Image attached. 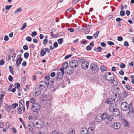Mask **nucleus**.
<instances>
[{
	"mask_svg": "<svg viewBox=\"0 0 134 134\" xmlns=\"http://www.w3.org/2000/svg\"><path fill=\"white\" fill-rule=\"evenodd\" d=\"M90 68L92 71H94L95 72H97L99 70V68L97 64L95 63H92L90 65Z\"/></svg>",
	"mask_w": 134,
	"mask_h": 134,
	"instance_id": "obj_4",
	"label": "nucleus"
},
{
	"mask_svg": "<svg viewBox=\"0 0 134 134\" xmlns=\"http://www.w3.org/2000/svg\"><path fill=\"white\" fill-rule=\"evenodd\" d=\"M39 85L41 89H43L44 91H46L49 84V83H46L45 81H42L39 83Z\"/></svg>",
	"mask_w": 134,
	"mask_h": 134,
	"instance_id": "obj_2",
	"label": "nucleus"
},
{
	"mask_svg": "<svg viewBox=\"0 0 134 134\" xmlns=\"http://www.w3.org/2000/svg\"><path fill=\"white\" fill-rule=\"evenodd\" d=\"M124 45L125 47H128L129 46V44L128 42L125 41L124 42Z\"/></svg>",
	"mask_w": 134,
	"mask_h": 134,
	"instance_id": "obj_45",
	"label": "nucleus"
},
{
	"mask_svg": "<svg viewBox=\"0 0 134 134\" xmlns=\"http://www.w3.org/2000/svg\"><path fill=\"white\" fill-rule=\"evenodd\" d=\"M120 15L121 16H123L125 15V12L123 10L121 11L120 13Z\"/></svg>",
	"mask_w": 134,
	"mask_h": 134,
	"instance_id": "obj_49",
	"label": "nucleus"
},
{
	"mask_svg": "<svg viewBox=\"0 0 134 134\" xmlns=\"http://www.w3.org/2000/svg\"><path fill=\"white\" fill-rule=\"evenodd\" d=\"M30 102L34 104V103H35L36 100L34 98H31L30 99Z\"/></svg>",
	"mask_w": 134,
	"mask_h": 134,
	"instance_id": "obj_29",
	"label": "nucleus"
},
{
	"mask_svg": "<svg viewBox=\"0 0 134 134\" xmlns=\"http://www.w3.org/2000/svg\"><path fill=\"white\" fill-rule=\"evenodd\" d=\"M37 34V33L36 31H34L31 34V35L32 37L36 36Z\"/></svg>",
	"mask_w": 134,
	"mask_h": 134,
	"instance_id": "obj_43",
	"label": "nucleus"
},
{
	"mask_svg": "<svg viewBox=\"0 0 134 134\" xmlns=\"http://www.w3.org/2000/svg\"><path fill=\"white\" fill-rule=\"evenodd\" d=\"M41 106L38 103H34L32 105L31 110L32 111L35 113L36 114H38V111L40 110Z\"/></svg>",
	"mask_w": 134,
	"mask_h": 134,
	"instance_id": "obj_1",
	"label": "nucleus"
},
{
	"mask_svg": "<svg viewBox=\"0 0 134 134\" xmlns=\"http://www.w3.org/2000/svg\"><path fill=\"white\" fill-rule=\"evenodd\" d=\"M12 5H7L5 6V8L7 10H9L10 8L11 7H12Z\"/></svg>",
	"mask_w": 134,
	"mask_h": 134,
	"instance_id": "obj_55",
	"label": "nucleus"
},
{
	"mask_svg": "<svg viewBox=\"0 0 134 134\" xmlns=\"http://www.w3.org/2000/svg\"><path fill=\"white\" fill-rule=\"evenodd\" d=\"M106 119L109 121H111L113 119V116L111 115H107Z\"/></svg>",
	"mask_w": 134,
	"mask_h": 134,
	"instance_id": "obj_24",
	"label": "nucleus"
},
{
	"mask_svg": "<svg viewBox=\"0 0 134 134\" xmlns=\"http://www.w3.org/2000/svg\"><path fill=\"white\" fill-rule=\"evenodd\" d=\"M8 80H9L10 81H12L13 80V78L12 77L11 75H10L8 77Z\"/></svg>",
	"mask_w": 134,
	"mask_h": 134,
	"instance_id": "obj_58",
	"label": "nucleus"
},
{
	"mask_svg": "<svg viewBox=\"0 0 134 134\" xmlns=\"http://www.w3.org/2000/svg\"><path fill=\"white\" fill-rule=\"evenodd\" d=\"M128 109L129 110V111L131 113H133L134 112L133 109V108L132 107H129V108Z\"/></svg>",
	"mask_w": 134,
	"mask_h": 134,
	"instance_id": "obj_39",
	"label": "nucleus"
},
{
	"mask_svg": "<svg viewBox=\"0 0 134 134\" xmlns=\"http://www.w3.org/2000/svg\"><path fill=\"white\" fill-rule=\"evenodd\" d=\"M63 75L62 74L61 72H58L55 77V80L57 81L61 80L63 78Z\"/></svg>",
	"mask_w": 134,
	"mask_h": 134,
	"instance_id": "obj_9",
	"label": "nucleus"
},
{
	"mask_svg": "<svg viewBox=\"0 0 134 134\" xmlns=\"http://www.w3.org/2000/svg\"><path fill=\"white\" fill-rule=\"evenodd\" d=\"M19 105L20 107H23L24 105V102L23 100H21L19 101Z\"/></svg>",
	"mask_w": 134,
	"mask_h": 134,
	"instance_id": "obj_19",
	"label": "nucleus"
},
{
	"mask_svg": "<svg viewBox=\"0 0 134 134\" xmlns=\"http://www.w3.org/2000/svg\"><path fill=\"white\" fill-rule=\"evenodd\" d=\"M73 68H71V67H69L68 68V71H69V72H67V73H68V74H72L73 72V69H72Z\"/></svg>",
	"mask_w": 134,
	"mask_h": 134,
	"instance_id": "obj_21",
	"label": "nucleus"
},
{
	"mask_svg": "<svg viewBox=\"0 0 134 134\" xmlns=\"http://www.w3.org/2000/svg\"><path fill=\"white\" fill-rule=\"evenodd\" d=\"M69 65L71 68H75L77 67L78 65V61L76 60H71L69 63Z\"/></svg>",
	"mask_w": 134,
	"mask_h": 134,
	"instance_id": "obj_5",
	"label": "nucleus"
},
{
	"mask_svg": "<svg viewBox=\"0 0 134 134\" xmlns=\"http://www.w3.org/2000/svg\"><path fill=\"white\" fill-rule=\"evenodd\" d=\"M121 125L118 122H115L112 126V127L115 130H118L120 128Z\"/></svg>",
	"mask_w": 134,
	"mask_h": 134,
	"instance_id": "obj_8",
	"label": "nucleus"
},
{
	"mask_svg": "<svg viewBox=\"0 0 134 134\" xmlns=\"http://www.w3.org/2000/svg\"><path fill=\"white\" fill-rule=\"evenodd\" d=\"M50 78V76L49 74H48V75H47L46 76L44 77V79L48 81Z\"/></svg>",
	"mask_w": 134,
	"mask_h": 134,
	"instance_id": "obj_42",
	"label": "nucleus"
},
{
	"mask_svg": "<svg viewBox=\"0 0 134 134\" xmlns=\"http://www.w3.org/2000/svg\"><path fill=\"white\" fill-rule=\"evenodd\" d=\"M107 73H106V74L104 75V78L106 80H107L108 81H111L113 80L115 81V80H114V75H113V76H112L111 77H110V79H108V76L106 74H107Z\"/></svg>",
	"mask_w": 134,
	"mask_h": 134,
	"instance_id": "obj_16",
	"label": "nucleus"
},
{
	"mask_svg": "<svg viewBox=\"0 0 134 134\" xmlns=\"http://www.w3.org/2000/svg\"><path fill=\"white\" fill-rule=\"evenodd\" d=\"M4 63V62L3 60L2 59L0 61V65H3Z\"/></svg>",
	"mask_w": 134,
	"mask_h": 134,
	"instance_id": "obj_56",
	"label": "nucleus"
},
{
	"mask_svg": "<svg viewBox=\"0 0 134 134\" xmlns=\"http://www.w3.org/2000/svg\"><path fill=\"white\" fill-rule=\"evenodd\" d=\"M43 121L41 120H39L37 121L36 123V127L37 128H39L42 127L43 126L42 125Z\"/></svg>",
	"mask_w": 134,
	"mask_h": 134,
	"instance_id": "obj_10",
	"label": "nucleus"
},
{
	"mask_svg": "<svg viewBox=\"0 0 134 134\" xmlns=\"http://www.w3.org/2000/svg\"><path fill=\"white\" fill-rule=\"evenodd\" d=\"M27 65V63L26 61H24L22 64V65L23 66H25Z\"/></svg>",
	"mask_w": 134,
	"mask_h": 134,
	"instance_id": "obj_53",
	"label": "nucleus"
},
{
	"mask_svg": "<svg viewBox=\"0 0 134 134\" xmlns=\"http://www.w3.org/2000/svg\"><path fill=\"white\" fill-rule=\"evenodd\" d=\"M9 38L7 35H5L4 37V41H7L9 40Z\"/></svg>",
	"mask_w": 134,
	"mask_h": 134,
	"instance_id": "obj_52",
	"label": "nucleus"
},
{
	"mask_svg": "<svg viewBox=\"0 0 134 134\" xmlns=\"http://www.w3.org/2000/svg\"><path fill=\"white\" fill-rule=\"evenodd\" d=\"M111 98H108L106 99L107 102L108 104H111L112 103Z\"/></svg>",
	"mask_w": 134,
	"mask_h": 134,
	"instance_id": "obj_28",
	"label": "nucleus"
},
{
	"mask_svg": "<svg viewBox=\"0 0 134 134\" xmlns=\"http://www.w3.org/2000/svg\"><path fill=\"white\" fill-rule=\"evenodd\" d=\"M81 134H87L88 129L86 127L82 128V129H81Z\"/></svg>",
	"mask_w": 134,
	"mask_h": 134,
	"instance_id": "obj_17",
	"label": "nucleus"
},
{
	"mask_svg": "<svg viewBox=\"0 0 134 134\" xmlns=\"http://www.w3.org/2000/svg\"><path fill=\"white\" fill-rule=\"evenodd\" d=\"M100 45L103 47H105L106 46V44L104 42L101 43L100 44Z\"/></svg>",
	"mask_w": 134,
	"mask_h": 134,
	"instance_id": "obj_63",
	"label": "nucleus"
},
{
	"mask_svg": "<svg viewBox=\"0 0 134 134\" xmlns=\"http://www.w3.org/2000/svg\"><path fill=\"white\" fill-rule=\"evenodd\" d=\"M99 31H97L96 33H94V34L93 35V36L94 37V38L95 39H97L98 36L99 34Z\"/></svg>",
	"mask_w": 134,
	"mask_h": 134,
	"instance_id": "obj_26",
	"label": "nucleus"
},
{
	"mask_svg": "<svg viewBox=\"0 0 134 134\" xmlns=\"http://www.w3.org/2000/svg\"><path fill=\"white\" fill-rule=\"evenodd\" d=\"M26 40L27 41L30 42L31 41L32 38L28 36L26 38Z\"/></svg>",
	"mask_w": 134,
	"mask_h": 134,
	"instance_id": "obj_44",
	"label": "nucleus"
},
{
	"mask_svg": "<svg viewBox=\"0 0 134 134\" xmlns=\"http://www.w3.org/2000/svg\"><path fill=\"white\" fill-rule=\"evenodd\" d=\"M125 87L127 89L129 90H130L132 88V87L129 85H126L125 86Z\"/></svg>",
	"mask_w": 134,
	"mask_h": 134,
	"instance_id": "obj_41",
	"label": "nucleus"
},
{
	"mask_svg": "<svg viewBox=\"0 0 134 134\" xmlns=\"http://www.w3.org/2000/svg\"><path fill=\"white\" fill-rule=\"evenodd\" d=\"M119 74L121 75H123L124 74V72L122 70H120L119 71Z\"/></svg>",
	"mask_w": 134,
	"mask_h": 134,
	"instance_id": "obj_64",
	"label": "nucleus"
},
{
	"mask_svg": "<svg viewBox=\"0 0 134 134\" xmlns=\"http://www.w3.org/2000/svg\"><path fill=\"white\" fill-rule=\"evenodd\" d=\"M71 56H72L71 55H70V54L68 55H67L65 56L64 58L65 59H67L68 58H70Z\"/></svg>",
	"mask_w": 134,
	"mask_h": 134,
	"instance_id": "obj_61",
	"label": "nucleus"
},
{
	"mask_svg": "<svg viewBox=\"0 0 134 134\" xmlns=\"http://www.w3.org/2000/svg\"><path fill=\"white\" fill-rule=\"evenodd\" d=\"M23 48L25 50H27L28 49V48L27 45H24L23 46Z\"/></svg>",
	"mask_w": 134,
	"mask_h": 134,
	"instance_id": "obj_48",
	"label": "nucleus"
},
{
	"mask_svg": "<svg viewBox=\"0 0 134 134\" xmlns=\"http://www.w3.org/2000/svg\"><path fill=\"white\" fill-rule=\"evenodd\" d=\"M5 95V93H2L1 94H0V99H3V98Z\"/></svg>",
	"mask_w": 134,
	"mask_h": 134,
	"instance_id": "obj_40",
	"label": "nucleus"
},
{
	"mask_svg": "<svg viewBox=\"0 0 134 134\" xmlns=\"http://www.w3.org/2000/svg\"><path fill=\"white\" fill-rule=\"evenodd\" d=\"M46 53L45 51H44V48H43L40 52V54L42 56H43Z\"/></svg>",
	"mask_w": 134,
	"mask_h": 134,
	"instance_id": "obj_23",
	"label": "nucleus"
},
{
	"mask_svg": "<svg viewBox=\"0 0 134 134\" xmlns=\"http://www.w3.org/2000/svg\"><path fill=\"white\" fill-rule=\"evenodd\" d=\"M68 30H69L70 32H73L74 31V29L73 28H69L68 29Z\"/></svg>",
	"mask_w": 134,
	"mask_h": 134,
	"instance_id": "obj_50",
	"label": "nucleus"
},
{
	"mask_svg": "<svg viewBox=\"0 0 134 134\" xmlns=\"http://www.w3.org/2000/svg\"><path fill=\"white\" fill-rule=\"evenodd\" d=\"M29 56V54L27 52L25 53L24 54V57L26 59Z\"/></svg>",
	"mask_w": 134,
	"mask_h": 134,
	"instance_id": "obj_38",
	"label": "nucleus"
},
{
	"mask_svg": "<svg viewBox=\"0 0 134 134\" xmlns=\"http://www.w3.org/2000/svg\"><path fill=\"white\" fill-rule=\"evenodd\" d=\"M27 24L26 23H25L23 24V25L22 27L21 28L20 30H23L25 29L26 27Z\"/></svg>",
	"mask_w": 134,
	"mask_h": 134,
	"instance_id": "obj_35",
	"label": "nucleus"
},
{
	"mask_svg": "<svg viewBox=\"0 0 134 134\" xmlns=\"http://www.w3.org/2000/svg\"><path fill=\"white\" fill-rule=\"evenodd\" d=\"M123 123L125 125V126H127L129 125L128 122L126 120H124Z\"/></svg>",
	"mask_w": 134,
	"mask_h": 134,
	"instance_id": "obj_37",
	"label": "nucleus"
},
{
	"mask_svg": "<svg viewBox=\"0 0 134 134\" xmlns=\"http://www.w3.org/2000/svg\"><path fill=\"white\" fill-rule=\"evenodd\" d=\"M50 76L51 77H54L55 76V73L54 72L51 73L50 74Z\"/></svg>",
	"mask_w": 134,
	"mask_h": 134,
	"instance_id": "obj_60",
	"label": "nucleus"
},
{
	"mask_svg": "<svg viewBox=\"0 0 134 134\" xmlns=\"http://www.w3.org/2000/svg\"><path fill=\"white\" fill-rule=\"evenodd\" d=\"M21 108L20 107H19L18 108V111H17V113L18 114H22L23 113L22 112V110L21 109Z\"/></svg>",
	"mask_w": 134,
	"mask_h": 134,
	"instance_id": "obj_30",
	"label": "nucleus"
},
{
	"mask_svg": "<svg viewBox=\"0 0 134 134\" xmlns=\"http://www.w3.org/2000/svg\"><path fill=\"white\" fill-rule=\"evenodd\" d=\"M48 41L47 39L46 38H45V39H44L43 41V44L44 45H46Z\"/></svg>",
	"mask_w": 134,
	"mask_h": 134,
	"instance_id": "obj_33",
	"label": "nucleus"
},
{
	"mask_svg": "<svg viewBox=\"0 0 134 134\" xmlns=\"http://www.w3.org/2000/svg\"><path fill=\"white\" fill-rule=\"evenodd\" d=\"M108 43L110 46H112L114 44V43L113 42L110 41L108 42Z\"/></svg>",
	"mask_w": 134,
	"mask_h": 134,
	"instance_id": "obj_59",
	"label": "nucleus"
},
{
	"mask_svg": "<svg viewBox=\"0 0 134 134\" xmlns=\"http://www.w3.org/2000/svg\"><path fill=\"white\" fill-rule=\"evenodd\" d=\"M15 85L16 86L15 87V88H18V87H19L20 86V83H16Z\"/></svg>",
	"mask_w": 134,
	"mask_h": 134,
	"instance_id": "obj_57",
	"label": "nucleus"
},
{
	"mask_svg": "<svg viewBox=\"0 0 134 134\" xmlns=\"http://www.w3.org/2000/svg\"><path fill=\"white\" fill-rule=\"evenodd\" d=\"M63 38H60L58 40V42L59 44H61L63 42Z\"/></svg>",
	"mask_w": 134,
	"mask_h": 134,
	"instance_id": "obj_34",
	"label": "nucleus"
},
{
	"mask_svg": "<svg viewBox=\"0 0 134 134\" xmlns=\"http://www.w3.org/2000/svg\"><path fill=\"white\" fill-rule=\"evenodd\" d=\"M4 107L5 109H6L7 110L9 111H10L11 109L10 105L8 104L5 105L4 106Z\"/></svg>",
	"mask_w": 134,
	"mask_h": 134,
	"instance_id": "obj_22",
	"label": "nucleus"
},
{
	"mask_svg": "<svg viewBox=\"0 0 134 134\" xmlns=\"http://www.w3.org/2000/svg\"><path fill=\"white\" fill-rule=\"evenodd\" d=\"M100 114L97 115L95 118V120L97 122H100L102 120Z\"/></svg>",
	"mask_w": 134,
	"mask_h": 134,
	"instance_id": "obj_15",
	"label": "nucleus"
},
{
	"mask_svg": "<svg viewBox=\"0 0 134 134\" xmlns=\"http://www.w3.org/2000/svg\"><path fill=\"white\" fill-rule=\"evenodd\" d=\"M100 115L101 116V117H102V120H104L107 118V114L106 113H103L102 114H100Z\"/></svg>",
	"mask_w": 134,
	"mask_h": 134,
	"instance_id": "obj_18",
	"label": "nucleus"
},
{
	"mask_svg": "<svg viewBox=\"0 0 134 134\" xmlns=\"http://www.w3.org/2000/svg\"><path fill=\"white\" fill-rule=\"evenodd\" d=\"M113 115L117 117L119 115V111L118 109H116L113 112Z\"/></svg>",
	"mask_w": 134,
	"mask_h": 134,
	"instance_id": "obj_14",
	"label": "nucleus"
},
{
	"mask_svg": "<svg viewBox=\"0 0 134 134\" xmlns=\"http://www.w3.org/2000/svg\"><path fill=\"white\" fill-rule=\"evenodd\" d=\"M94 129L92 127H89L87 130L88 134H94Z\"/></svg>",
	"mask_w": 134,
	"mask_h": 134,
	"instance_id": "obj_13",
	"label": "nucleus"
},
{
	"mask_svg": "<svg viewBox=\"0 0 134 134\" xmlns=\"http://www.w3.org/2000/svg\"><path fill=\"white\" fill-rule=\"evenodd\" d=\"M121 108L124 111H126L129 109V105L126 102H122L121 104Z\"/></svg>",
	"mask_w": 134,
	"mask_h": 134,
	"instance_id": "obj_3",
	"label": "nucleus"
},
{
	"mask_svg": "<svg viewBox=\"0 0 134 134\" xmlns=\"http://www.w3.org/2000/svg\"><path fill=\"white\" fill-rule=\"evenodd\" d=\"M89 64V63L88 61L85 60L82 62L81 65V68L82 69L86 70L88 67Z\"/></svg>",
	"mask_w": 134,
	"mask_h": 134,
	"instance_id": "obj_6",
	"label": "nucleus"
},
{
	"mask_svg": "<svg viewBox=\"0 0 134 134\" xmlns=\"http://www.w3.org/2000/svg\"><path fill=\"white\" fill-rule=\"evenodd\" d=\"M117 40L119 41H121L123 40V38L122 37L119 36L118 37Z\"/></svg>",
	"mask_w": 134,
	"mask_h": 134,
	"instance_id": "obj_46",
	"label": "nucleus"
},
{
	"mask_svg": "<svg viewBox=\"0 0 134 134\" xmlns=\"http://www.w3.org/2000/svg\"><path fill=\"white\" fill-rule=\"evenodd\" d=\"M35 90L33 92V94L35 96H38L41 93V91L40 88L38 86L35 87Z\"/></svg>",
	"mask_w": 134,
	"mask_h": 134,
	"instance_id": "obj_7",
	"label": "nucleus"
},
{
	"mask_svg": "<svg viewBox=\"0 0 134 134\" xmlns=\"http://www.w3.org/2000/svg\"><path fill=\"white\" fill-rule=\"evenodd\" d=\"M117 95L116 94H114L113 96H112V97L111 98L112 101H115L117 102L119 100L120 96L119 94H118V97H117Z\"/></svg>",
	"mask_w": 134,
	"mask_h": 134,
	"instance_id": "obj_11",
	"label": "nucleus"
},
{
	"mask_svg": "<svg viewBox=\"0 0 134 134\" xmlns=\"http://www.w3.org/2000/svg\"><path fill=\"white\" fill-rule=\"evenodd\" d=\"M86 38L89 40L93 39V37L92 36H87L86 37Z\"/></svg>",
	"mask_w": 134,
	"mask_h": 134,
	"instance_id": "obj_54",
	"label": "nucleus"
},
{
	"mask_svg": "<svg viewBox=\"0 0 134 134\" xmlns=\"http://www.w3.org/2000/svg\"><path fill=\"white\" fill-rule=\"evenodd\" d=\"M100 69L102 71H104L107 70L106 68L103 65H101V66Z\"/></svg>",
	"mask_w": 134,
	"mask_h": 134,
	"instance_id": "obj_27",
	"label": "nucleus"
},
{
	"mask_svg": "<svg viewBox=\"0 0 134 134\" xmlns=\"http://www.w3.org/2000/svg\"><path fill=\"white\" fill-rule=\"evenodd\" d=\"M18 105V103H15L12 104L11 107L13 108L14 109L17 107Z\"/></svg>",
	"mask_w": 134,
	"mask_h": 134,
	"instance_id": "obj_31",
	"label": "nucleus"
},
{
	"mask_svg": "<svg viewBox=\"0 0 134 134\" xmlns=\"http://www.w3.org/2000/svg\"><path fill=\"white\" fill-rule=\"evenodd\" d=\"M53 47L54 48H56L58 46V44L57 42H55L53 44Z\"/></svg>",
	"mask_w": 134,
	"mask_h": 134,
	"instance_id": "obj_62",
	"label": "nucleus"
},
{
	"mask_svg": "<svg viewBox=\"0 0 134 134\" xmlns=\"http://www.w3.org/2000/svg\"><path fill=\"white\" fill-rule=\"evenodd\" d=\"M22 10L21 8L20 7L16 10L14 13V14H15L16 13L20 12Z\"/></svg>",
	"mask_w": 134,
	"mask_h": 134,
	"instance_id": "obj_36",
	"label": "nucleus"
},
{
	"mask_svg": "<svg viewBox=\"0 0 134 134\" xmlns=\"http://www.w3.org/2000/svg\"><path fill=\"white\" fill-rule=\"evenodd\" d=\"M114 107V104L112 103L110 105V107L109 108V111L111 112H113L115 109H114V108L113 109L112 107Z\"/></svg>",
	"mask_w": 134,
	"mask_h": 134,
	"instance_id": "obj_20",
	"label": "nucleus"
},
{
	"mask_svg": "<svg viewBox=\"0 0 134 134\" xmlns=\"http://www.w3.org/2000/svg\"><path fill=\"white\" fill-rule=\"evenodd\" d=\"M68 66V63L65 62L62 65V67L63 69H65L67 68Z\"/></svg>",
	"mask_w": 134,
	"mask_h": 134,
	"instance_id": "obj_25",
	"label": "nucleus"
},
{
	"mask_svg": "<svg viewBox=\"0 0 134 134\" xmlns=\"http://www.w3.org/2000/svg\"><path fill=\"white\" fill-rule=\"evenodd\" d=\"M123 94L124 98H126L129 95V93L128 92L126 91H123Z\"/></svg>",
	"mask_w": 134,
	"mask_h": 134,
	"instance_id": "obj_32",
	"label": "nucleus"
},
{
	"mask_svg": "<svg viewBox=\"0 0 134 134\" xmlns=\"http://www.w3.org/2000/svg\"><path fill=\"white\" fill-rule=\"evenodd\" d=\"M125 66L126 65L122 63L120 64V68L121 69H122L125 68Z\"/></svg>",
	"mask_w": 134,
	"mask_h": 134,
	"instance_id": "obj_47",
	"label": "nucleus"
},
{
	"mask_svg": "<svg viewBox=\"0 0 134 134\" xmlns=\"http://www.w3.org/2000/svg\"><path fill=\"white\" fill-rule=\"evenodd\" d=\"M23 60L22 58L21 57H19L17 59L16 61V66L18 68L21 64V62Z\"/></svg>",
	"mask_w": 134,
	"mask_h": 134,
	"instance_id": "obj_12",
	"label": "nucleus"
},
{
	"mask_svg": "<svg viewBox=\"0 0 134 134\" xmlns=\"http://www.w3.org/2000/svg\"><path fill=\"white\" fill-rule=\"evenodd\" d=\"M86 49L87 51H90L92 49V47L89 45L86 48Z\"/></svg>",
	"mask_w": 134,
	"mask_h": 134,
	"instance_id": "obj_51",
	"label": "nucleus"
}]
</instances>
